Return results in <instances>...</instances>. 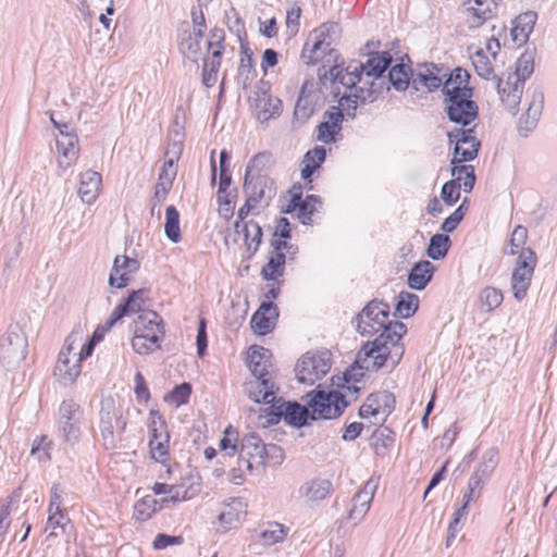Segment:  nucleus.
Listing matches in <instances>:
<instances>
[{"mask_svg":"<svg viewBox=\"0 0 557 557\" xmlns=\"http://www.w3.org/2000/svg\"><path fill=\"white\" fill-rule=\"evenodd\" d=\"M392 61L387 51L370 53L366 63L352 61L346 67L335 64L323 76L342 94L339 106L356 109L358 100L366 101L372 94L374 79L383 75Z\"/></svg>","mask_w":557,"mask_h":557,"instance_id":"obj_1","label":"nucleus"},{"mask_svg":"<svg viewBox=\"0 0 557 557\" xmlns=\"http://www.w3.org/2000/svg\"><path fill=\"white\" fill-rule=\"evenodd\" d=\"M364 370L367 371L366 367L358 362L357 355L355 363L350 369L344 372L343 377H337L338 382H335V377H332L333 384L339 389L326 392L321 388V385H318L315 389L309 393V406L312 408V418L330 420L342 416L350 401L356 399L359 387L355 384L364 376Z\"/></svg>","mask_w":557,"mask_h":557,"instance_id":"obj_2","label":"nucleus"},{"mask_svg":"<svg viewBox=\"0 0 557 557\" xmlns=\"http://www.w3.org/2000/svg\"><path fill=\"white\" fill-rule=\"evenodd\" d=\"M406 332V325L400 321H395L375 339L362 345L358 351V362L366 367L367 371H377L384 367L389 370L395 369L405 352L401 338Z\"/></svg>","mask_w":557,"mask_h":557,"instance_id":"obj_3","label":"nucleus"},{"mask_svg":"<svg viewBox=\"0 0 557 557\" xmlns=\"http://www.w3.org/2000/svg\"><path fill=\"white\" fill-rule=\"evenodd\" d=\"M284 460L283 449L275 444H264L259 435L249 433L240 440L239 462L253 472L265 465L277 466Z\"/></svg>","mask_w":557,"mask_h":557,"instance_id":"obj_4","label":"nucleus"},{"mask_svg":"<svg viewBox=\"0 0 557 557\" xmlns=\"http://www.w3.org/2000/svg\"><path fill=\"white\" fill-rule=\"evenodd\" d=\"M164 335L162 320L156 311H144L134 322L132 346L137 354L148 355L160 347Z\"/></svg>","mask_w":557,"mask_h":557,"instance_id":"obj_5","label":"nucleus"},{"mask_svg":"<svg viewBox=\"0 0 557 557\" xmlns=\"http://www.w3.org/2000/svg\"><path fill=\"white\" fill-rule=\"evenodd\" d=\"M81 346L82 335L79 333H71L59 354L54 375L63 385L75 382L82 371L81 362L88 358V356L82 355V351L78 349Z\"/></svg>","mask_w":557,"mask_h":557,"instance_id":"obj_6","label":"nucleus"},{"mask_svg":"<svg viewBox=\"0 0 557 557\" xmlns=\"http://www.w3.org/2000/svg\"><path fill=\"white\" fill-rule=\"evenodd\" d=\"M126 422L122 419V412L116 407L112 397L101 400L99 412V431L107 449L115 447L116 440L125 430Z\"/></svg>","mask_w":557,"mask_h":557,"instance_id":"obj_7","label":"nucleus"},{"mask_svg":"<svg viewBox=\"0 0 557 557\" xmlns=\"http://www.w3.org/2000/svg\"><path fill=\"white\" fill-rule=\"evenodd\" d=\"M309 417L312 418V408L305 407L298 403H285L278 399L272 406L263 409L260 418H265L267 424H276L283 418L284 421L295 428H301L307 424Z\"/></svg>","mask_w":557,"mask_h":557,"instance_id":"obj_8","label":"nucleus"},{"mask_svg":"<svg viewBox=\"0 0 557 557\" xmlns=\"http://www.w3.org/2000/svg\"><path fill=\"white\" fill-rule=\"evenodd\" d=\"M395 321L389 320V306L386 302L372 300L357 317V331L362 336H372L383 333Z\"/></svg>","mask_w":557,"mask_h":557,"instance_id":"obj_9","label":"nucleus"},{"mask_svg":"<svg viewBox=\"0 0 557 557\" xmlns=\"http://www.w3.org/2000/svg\"><path fill=\"white\" fill-rule=\"evenodd\" d=\"M27 339L18 325H12L0 338V362L15 368L26 357Z\"/></svg>","mask_w":557,"mask_h":557,"instance_id":"obj_10","label":"nucleus"},{"mask_svg":"<svg viewBox=\"0 0 557 557\" xmlns=\"http://www.w3.org/2000/svg\"><path fill=\"white\" fill-rule=\"evenodd\" d=\"M475 125L471 127H454L447 133L448 141L454 144V157L450 164H463L476 158L480 141L474 132Z\"/></svg>","mask_w":557,"mask_h":557,"instance_id":"obj_11","label":"nucleus"},{"mask_svg":"<svg viewBox=\"0 0 557 557\" xmlns=\"http://www.w3.org/2000/svg\"><path fill=\"white\" fill-rule=\"evenodd\" d=\"M331 369L327 351H309L302 356L296 366V376L300 383L313 385L325 376Z\"/></svg>","mask_w":557,"mask_h":557,"instance_id":"obj_12","label":"nucleus"},{"mask_svg":"<svg viewBox=\"0 0 557 557\" xmlns=\"http://www.w3.org/2000/svg\"><path fill=\"white\" fill-rule=\"evenodd\" d=\"M536 264V257L532 249L522 248L519 251L516 267L511 275L513 297L521 301L527 296Z\"/></svg>","mask_w":557,"mask_h":557,"instance_id":"obj_13","label":"nucleus"},{"mask_svg":"<svg viewBox=\"0 0 557 557\" xmlns=\"http://www.w3.org/2000/svg\"><path fill=\"white\" fill-rule=\"evenodd\" d=\"M472 95L445 96V111L449 121L460 125L459 127H471L478 117V106L471 100Z\"/></svg>","mask_w":557,"mask_h":557,"instance_id":"obj_14","label":"nucleus"},{"mask_svg":"<svg viewBox=\"0 0 557 557\" xmlns=\"http://www.w3.org/2000/svg\"><path fill=\"white\" fill-rule=\"evenodd\" d=\"M84 412L81 406L72 399L63 400L59 408V431L66 442L75 443L81 436Z\"/></svg>","mask_w":557,"mask_h":557,"instance_id":"obj_15","label":"nucleus"},{"mask_svg":"<svg viewBox=\"0 0 557 557\" xmlns=\"http://www.w3.org/2000/svg\"><path fill=\"white\" fill-rule=\"evenodd\" d=\"M247 505L240 497H233L224 500L219 509L218 530L227 532L238 528L247 513Z\"/></svg>","mask_w":557,"mask_h":557,"instance_id":"obj_16","label":"nucleus"},{"mask_svg":"<svg viewBox=\"0 0 557 557\" xmlns=\"http://www.w3.org/2000/svg\"><path fill=\"white\" fill-rule=\"evenodd\" d=\"M379 486V479L371 476L366 481L362 487L354 495L351 499V508L348 511L347 518L358 524L368 513L373 497Z\"/></svg>","mask_w":557,"mask_h":557,"instance_id":"obj_17","label":"nucleus"},{"mask_svg":"<svg viewBox=\"0 0 557 557\" xmlns=\"http://www.w3.org/2000/svg\"><path fill=\"white\" fill-rule=\"evenodd\" d=\"M244 193L260 208L267 207L276 194L274 181L269 176L245 177Z\"/></svg>","mask_w":557,"mask_h":557,"instance_id":"obj_18","label":"nucleus"},{"mask_svg":"<svg viewBox=\"0 0 557 557\" xmlns=\"http://www.w3.org/2000/svg\"><path fill=\"white\" fill-rule=\"evenodd\" d=\"M497 4L494 0H466V22L469 28H478L494 17Z\"/></svg>","mask_w":557,"mask_h":557,"instance_id":"obj_19","label":"nucleus"},{"mask_svg":"<svg viewBox=\"0 0 557 557\" xmlns=\"http://www.w3.org/2000/svg\"><path fill=\"white\" fill-rule=\"evenodd\" d=\"M395 406V397L387 391L372 393L366 403L359 408V416L362 419L389 414Z\"/></svg>","mask_w":557,"mask_h":557,"instance_id":"obj_20","label":"nucleus"},{"mask_svg":"<svg viewBox=\"0 0 557 557\" xmlns=\"http://www.w3.org/2000/svg\"><path fill=\"white\" fill-rule=\"evenodd\" d=\"M497 91L507 109L515 113L521 100L524 83L517 75H507L506 79L497 78Z\"/></svg>","mask_w":557,"mask_h":557,"instance_id":"obj_21","label":"nucleus"},{"mask_svg":"<svg viewBox=\"0 0 557 557\" xmlns=\"http://www.w3.org/2000/svg\"><path fill=\"white\" fill-rule=\"evenodd\" d=\"M277 387L272 379L253 377L245 383V392L248 397L260 404L272 406L276 401Z\"/></svg>","mask_w":557,"mask_h":557,"instance_id":"obj_22","label":"nucleus"},{"mask_svg":"<svg viewBox=\"0 0 557 557\" xmlns=\"http://www.w3.org/2000/svg\"><path fill=\"white\" fill-rule=\"evenodd\" d=\"M139 262L127 256H116L109 276L111 287L123 288L131 281V275L138 271Z\"/></svg>","mask_w":557,"mask_h":557,"instance_id":"obj_23","label":"nucleus"},{"mask_svg":"<svg viewBox=\"0 0 557 557\" xmlns=\"http://www.w3.org/2000/svg\"><path fill=\"white\" fill-rule=\"evenodd\" d=\"M301 60L307 65H314L320 61H323V69L331 62H335L337 59V54L334 48H324L319 40H311L308 36L307 41L304 45L301 51Z\"/></svg>","mask_w":557,"mask_h":557,"instance_id":"obj_24","label":"nucleus"},{"mask_svg":"<svg viewBox=\"0 0 557 557\" xmlns=\"http://www.w3.org/2000/svg\"><path fill=\"white\" fill-rule=\"evenodd\" d=\"M317 205H321V200L318 196L309 195L302 200L301 193H294L283 212L292 213L297 211V218L300 219L302 224L307 225L311 223L312 215L317 211Z\"/></svg>","mask_w":557,"mask_h":557,"instance_id":"obj_25","label":"nucleus"},{"mask_svg":"<svg viewBox=\"0 0 557 557\" xmlns=\"http://www.w3.org/2000/svg\"><path fill=\"white\" fill-rule=\"evenodd\" d=\"M272 354L269 349L253 345L249 348L247 362L253 377L272 379L270 368Z\"/></svg>","mask_w":557,"mask_h":557,"instance_id":"obj_26","label":"nucleus"},{"mask_svg":"<svg viewBox=\"0 0 557 557\" xmlns=\"http://www.w3.org/2000/svg\"><path fill=\"white\" fill-rule=\"evenodd\" d=\"M344 120L343 111L339 107H332L331 110L324 113V121L318 126V140L324 144L335 141V136L342 129Z\"/></svg>","mask_w":557,"mask_h":557,"instance_id":"obj_27","label":"nucleus"},{"mask_svg":"<svg viewBox=\"0 0 557 557\" xmlns=\"http://www.w3.org/2000/svg\"><path fill=\"white\" fill-rule=\"evenodd\" d=\"M149 300V289L140 288L133 290L123 304H120L112 311V321H119L131 313H143L146 302Z\"/></svg>","mask_w":557,"mask_h":557,"instance_id":"obj_28","label":"nucleus"},{"mask_svg":"<svg viewBox=\"0 0 557 557\" xmlns=\"http://www.w3.org/2000/svg\"><path fill=\"white\" fill-rule=\"evenodd\" d=\"M277 317L276 306L272 302H263L252 314L251 329L256 334L265 335L274 329Z\"/></svg>","mask_w":557,"mask_h":557,"instance_id":"obj_29","label":"nucleus"},{"mask_svg":"<svg viewBox=\"0 0 557 557\" xmlns=\"http://www.w3.org/2000/svg\"><path fill=\"white\" fill-rule=\"evenodd\" d=\"M333 485L330 480L326 479H312L304 483L299 490V497L305 503L315 504L330 496L332 493Z\"/></svg>","mask_w":557,"mask_h":557,"instance_id":"obj_30","label":"nucleus"},{"mask_svg":"<svg viewBox=\"0 0 557 557\" xmlns=\"http://www.w3.org/2000/svg\"><path fill=\"white\" fill-rule=\"evenodd\" d=\"M442 69L437 65L424 64L413 76L412 84L416 89L419 86L425 87L429 91H434L443 86V78L446 77V73L441 74Z\"/></svg>","mask_w":557,"mask_h":557,"instance_id":"obj_31","label":"nucleus"},{"mask_svg":"<svg viewBox=\"0 0 557 557\" xmlns=\"http://www.w3.org/2000/svg\"><path fill=\"white\" fill-rule=\"evenodd\" d=\"M55 144L59 153V166L63 170L71 168L78 158V139L76 134L65 137H57Z\"/></svg>","mask_w":557,"mask_h":557,"instance_id":"obj_32","label":"nucleus"},{"mask_svg":"<svg viewBox=\"0 0 557 557\" xmlns=\"http://www.w3.org/2000/svg\"><path fill=\"white\" fill-rule=\"evenodd\" d=\"M101 175L98 172L88 170L81 174L78 195L83 202L91 205L99 196L101 187Z\"/></svg>","mask_w":557,"mask_h":557,"instance_id":"obj_33","label":"nucleus"},{"mask_svg":"<svg viewBox=\"0 0 557 557\" xmlns=\"http://www.w3.org/2000/svg\"><path fill=\"white\" fill-rule=\"evenodd\" d=\"M209 48H213V51L210 57L205 59L203 66H202V83L207 87H212L218 79V71L221 65V59H222V47L221 41L218 40L215 44H212L211 41L207 42Z\"/></svg>","mask_w":557,"mask_h":557,"instance_id":"obj_34","label":"nucleus"},{"mask_svg":"<svg viewBox=\"0 0 557 557\" xmlns=\"http://www.w3.org/2000/svg\"><path fill=\"white\" fill-rule=\"evenodd\" d=\"M536 20L537 14L534 11L524 12L516 17L511 28V37L518 46H522L528 41Z\"/></svg>","mask_w":557,"mask_h":557,"instance_id":"obj_35","label":"nucleus"},{"mask_svg":"<svg viewBox=\"0 0 557 557\" xmlns=\"http://www.w3.org/2000/svg\"><path fill=\"white\" fill-rule=\"evenodd\" d=\"M469 73L460 67L455 69L443 84V94L445 96L472 95L469 88Z\"/></svg>","mask_w":557,"mask_h":557,"instance_id":"obj_36","label":"nucleus"},{"mask_svg":"<svg viewBox=\"0 0 557 557\" xmlns=\"http://www.w3.org/2000/svg\"><path fill=\"white\" fill-rule=\"evenodd\" d=\"M234 227L237 235H243L249 256H252L258 250L261 243V226L255 221H247L245 223L235 222Z\"/></svg>","mask_w":557,"mask_h":557,"instance_id":"obj_37","label":"nucleus"},{"mask_svg":"<svg viewBox=\"0 0 557 557\" xmlns=\"http://www.w3.org/2000/svg\"><path fill=\"white\" fill-rule=\"evenodd\" d=\"M499 461V451L496 447L487 448L481 456L474 471L470 476L487 483Z\"/></svg>","mask_w":557,"mask_h":557,"instance_id":"obj_38","label":"nucleus"},{"mask_svg":"<svg viewBox=\"0 0 557 557\" xmlns=\"http://www.w3.org/2000/svg\"><path fill=\"white\" fill-rule=\"evenodd\" d=\"M435 267L428 260L416 263L408 274V285L416 290L423 289L431 281Z\"/></svg>","mask_w":557,"mask_h":557,"instance_id":"obj_39","label":"nucleus"},{"mask_svg":"<svg viewBox=\"0 0 557 557\" xmlns=\"http://www.w3.org/2000/svg\"><path fill=\"white\" fill-rule=\"evenodd\" d=\"M256 108L259 110L258 119L261 121H268L281 113L282 101L263 90L256 99Z\"/></svg>","mask_w":557,"mask_h":557,"instance_id":"obj_40","label":"nucleus"},{"mask_svg":"<svg viewBox=\"0 0 557 557\" xmlns=\"http://www.w3.org/2000/svg\"><path fill=\"white\" fill-rule=\"evenodd\" d=\"M453 180L456 181L458 188L465 193H470L475 184L474 168L467 164H451L450 170Z\"/></svg>","mask_w":557,"mask_h":557,"instance_id":"obj_41","label":"nucleus"},{"mask_svg":"<svg viewBox=\"0 0 557 557\" xmlns=\"http://www.w3.org/2000/svg\"><path fill=\"white\" fill-rule=\"evenodd\" d=\"M339 26L336 23H324L313 29L309 37L311 40H319L324 48H334L333 46L339 38Z\"/></svg>","mask_w":557,"mask_h":557,"instance_id":"obj_42","label":"nucleus"},{"mask_svg":"<svg viewBox=\"0 0 557 557\" xmlns=\"http://www.w3.org/2000/svg\"><path fill=\"white\" fill-rule=\"evenodd\" d=\"M152 491L156 495H164V497L159 500V508H162L164 505H168L170 503L175 504L187 498L186 492L183 491L182 487L177 485H171L166 483H154Z\"/></svg>","mask_w":557,"mask_h":557,"instance_id":"obj_43","label":"nucleus"},{"mask_svg":"<svg viewBox=\"0 0 557 557\" xmlns=\"http://www.w3.org/2000/svg\"><path fill=\"white\" fill-rule=\"evenodd\" d=\"M503 300V293L496 287L487 286L479 293L480 310L484 313H490L498 308Z\"/></svg>","mask_w":557,"mask_h":557,"instance_id":"obj_44","label":"nucleus"},{"mask_svg":"<svg viewBox=\"0 0 557 557\" xmlns=\"http://www.w3.org/2000/svg\"><path fill=\"white\" fill-rule=\"evenodd\" d=\"M419 307V297L416 294L403 292L398 296L395 307V314L408 319L414 314Z\"/></svg>","mask_w":557,"mask_h":557,"instance_id":"obj_45","label":"nucleus"},{"mask_svg":"<svg viewBox=\"0 0 557 557\" xmlns=\"http://www.w3.org/2000/svg\"><path fill=\"white\" fill-rule=\"evenodd\" d=\"M164 232L172 243L181 242L180 213L174 206H168L165 209Z\"/></svg>","mask_w":557,"mask_h":557,"instance_id":"obj_46","label":"nucleus"},{"mask_svg":"<svg viewBox=\"0 0 557 557\" xmlns=\"http://www.w3.org/2000/svg\"><path fill=\"white\" fill-rule=\"evenodd\" d=\"M542 103L543 95L541 92L534 94L532 102L530 103L527 110L525 116H522L520 119V129L523 128V124L525 125V129L528 132L532 131L535 127L539 116L541 114Z\"/></svg>","mask_w":557,"mask_h":557,"instance_id":"obj_47","label":"nucleus"},{"mask_svg":"<svg viewBox=\"0 0 557 557\" xmlns=\"http://www.w3.org/2000/svg\"><path fill=\"white\" fill-rule=\"evenodd\" d=\"M160 503L153 496L147 495L139 499L134 506V518L138 521H147L160 509Z\"/></svg>","mask_w":557,"mask_h":557,"instance_id":"obj_48","label":"nucleus"},{"mask_svg":"<svg viewBox=\"0 0 557 557\" xmlns=\"http://www.w3.org/2000/svg\"><path fill=\"white\" fill-rule=\"evenodd\" d=\"M117 321H112V314L110 315V318L106 321V323L103 325H99L91 338L89 339L88 343H85L84 342V336H82V346L78 348L81 351H82V355L83 356H91L94 349H95V346L98 342H100L104 334L111 329L113 327V325L116 323ZM78 333V331L76 332ZM81 335H83L82 332H79Z\"/></svg>","mask_w":557,"mask_h":557,"instance_id":"obj_49","label":"nucleus"},{"mask_svg":"<svg viewBox=\"0 0 557 557\" xmlns=\"http://www.w3.org/2000/svg\"><path fill=\"white\" fill-rule=\"evenodd\" d=\"M449 247L450 238L448 235L435 234L430 239L426 253L432 260H441L447 255Z\"/></svg>","mask_w":557,"mask_h":557,"instance_id":"obj_50","label":"nucleus"},{"mask_svg":"<svg viewBox=\"0 0 557 557\" xmlns=\"http://www.w3.org/2000/svg\"><path fill=\"white\" fill-rule=\"evenodd\" d=\"M534 49H527L517 60L516 62V71L513 73H509V75H517L521 82H525L527 78L533 73L534 70Z\"/></svg>","mask_w":557,"mask_h":557,"instance_id":"obj_51","label":"nucleus"},{"mask_svg":"<svg viewBox=\"0 0 557 557\" xmlns=\"http://www.w3.org/2000/svg\"><path fill=\"white\" fill-rule=\"evenodd\" d=\"M148 430L150 434L149 440L166 441V438H170L165 421L157 410H151L149 413Z\"/></svg>","mask_w":557,"mask_h":557,"instance_id":"obj_52","label":"nucleus"},{"mask_svg":"<svg viewBox=\"0 0 557 557\" xmlns=\"http://www.w3.org/2000/svg\"><path fill=\"white\" fill-rule=\"evenodd\" d=\"M286 262L285 253H274L269 258V261L262 269V276L264 280L272 281L276 280L283 274L284 264Z\"/></svg>","mask_w":557,"mask_h":557,"instance_id":"obj_53","label":"nucleus"},{"mask_svg":"<svg viewBox=\"0 0 557 557\" xmlns=\"http://www.w3.org/2000/svg\"><path fill=\"white\" fill-rule=\"evenodd\" d=\"M472 64L479 76L485 79L496 78L490 57L483 49L478 50L472 57Z\"/></svg>","mask_w":557,"mask_h":557,"instance_id":"obj_54","label":"nucleus"},{"mask_svg":"<svg viewBox=\"0 0 557 557\" xmlns=\"http://www.w3.org/2000/svg\"><path fill=\"white\" fill-rule=\"evenodd\" d=\"M286 534L287 533L283 524L272 522L260 532L259 536L264 545L270 546L283 542Z\"/></svg>","mask_w":557,"mask_h":557,"instance_id":"obj_55","label":"nucleus"},{"mask_svg":"<svg viewBox=\"0 0 557 557\" xmlns=\"http://www.w3.org/2000/svg\"><path fill=\"white\" fill-rule=\"evenodd\" d=\"M409 73L410 69L404 64H396L391 69L388 77L395 89L404 91L408 88L410 82Z\"/></svg>","mask_w":557,"mask_h":557,"instance_id":"obj_56","label":"nucleus"},{"mask_svg":"<svg viewBox=\"0 0 557 557\" xmlns=\"http://www.w3.org/2000/svg\"><path fill=\"white\" fill-rule=\"evenodd\" d=\"M271 161V156L267 152L257 153L246 168L245 177L268 176L263 172L267 170Z\"/></svg>","mask_w":557,"mask_h":557,"instance_id":"obj_57","label":"nucleus"},{"mask_svg":"<svg viewBox=\"0 0 557 557\" xmlns=\"http://www.w3.org/2000/svg\"><path fill=\"white\" fill-rule=\"evenodd\" d=\"M177 169L174 165V160L169 159L165 161L161 168V171L159 173L158 183L157 186L165 187L171 189L173 185V181L176 176Z\"/></svg>","mask_w":557,"mask_h":557,"instance_id":"obj_58","label":"nucleus"},{"mask_svg":"<svg viewBox=\"0 0 557 557\" xmlns=\"http://www.w3.org/2000/svg\"><path fill=\"white\" fill-rule=\"evenodd\" d=\"M238 444V432L232 426H227L224 431V435L220 441V447L227 456H234L237 451Z\"/></svg>","mask_w":557,"mask_h":557,"instance_id":"obj_59","label":"nucleus"},{"mask_svg":"<svg viewBox=\"0 0 557 557\" xmlns=\"http://www.w3.org/2000/svg\"><path fill=\"white\" fill-rule=\"evenodd\" d=\"M169 442L162 440H149L151 458L158 462L164 463L169 459Z\"/></svg>","mask_w":557,"mask_h":557,"instance_id":"obj_60","label":"nucleus"},{"mask_svg":"<svg viewBox=\"0 0 557 557\" xmlns=\"http://www.w3.org/2000/svg\"><path fill=\"white\" fill-rule=\"evenodd\" d=\"M485 484L486 483L470 476L467 490L462 495V504L469 506L471 502L478 500L481 497L482 490Z\"/></svg>","mask_w":557,"mask_h":557,"instance_id":"obj_61","label":"nucleus"},{"mask_svg":"<svg viewBox=\"0 0 557 557\" xmlns=\"http://www.w3.org/2000/svg\"><path fill=\"white\" fill-rule=\"evenodd\" d=\"M467 201V198L463 199L462 203L448 218L444 220V222L441 225V230L443 232L451 233L457 228V226L465 216Z\"/></svg>","mask_w":557,"mask_h":557,"instance_id":"obj_62","label":"nucleus"},{"mask_svg":"<svg viewBox=\"0 0 557 557\" xmlns=\"http://www.w3.org/2000/svg\"><path fill=\"white\" fill-rule=\"evenodd\" d=\"M191 393L190 385L183 383L173 388V391L164 398L166 401L173 403L176 407L186 404Z\"/></svg>","mask_w":557,"mask_h":557,"instance_id":"obj_63","label":"nucleus"},{"mask_svg":"<svg viewBox=\"0 0 557 557\" xmlns=\"http://www.w3.org/2000/svg\"><path fill=\"white\" fill-rule=\"evenodd\" d=\"M459 190L456 181H448L442 187L441 197L447 206H453L460 197Z\"/></svg>","mask_w":557,"mask_h":557,"instance_id":"obj_64","label":"nucleus"}]
</instances>
